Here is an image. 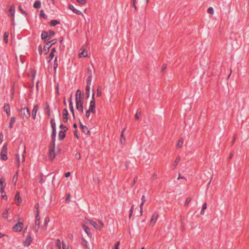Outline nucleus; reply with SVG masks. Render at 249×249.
Instances as JSON below:
<instances>
[{"instance_id":"1a4fd4ad","label":"nucleus","mask_w":249,"mask_h":249,"mask_svg":"<svg viewBox=\"0 0 249 249\" xmlns=\"http://www.w3.org/2000/svg\"><path fill=\"white\" fill-rule=\"evenodd\" d=\"M79 124L80 125V127L82 131L83 132L86 134L89 135L90 133V131L89 130L88 127L86 125H85L82 124L81 122L79 120Z\"/></svg>"},{"instance_id":"3c124183","label":"nucleus","mask_w":249,"mask_h":249,"mask_svg":"<svg viewBox=\"0 0 249 249\" xmlns=\"http://www.w3.org/2000/svg\"><path fill=\"white\" fill-rule=\"evenodd\" d=\"M144 204V203L142 202L140 204V214L141 216L142 215V214H143L142 207H143Z\"/></svg>"},{"instance_id":"412c9836","label":"nucleus","mask_w":249,"mask_h":249,"mask_svg":"<svg viewBox=\"0 0 249 249\" xmlns=\"http://www.w3.org/2000/svg\"><path fill=\"white\" fill-rule=\"evenodd\" d=\"M16 121V117H12L10 118V123L9 124V128H12L13 127V124Z\"/></svg>"},{"instance_id":"58836bf2","label":"nucleus","mask_w":249,"mask_h":249,"mask_svg":"<svg viewBox=\"0 0 249 249\" xmlns=\"http://www.w3.org/2000/svg\"><path fill=\"white\" fill-rule=\"evenodd\" d=\"M57 57H55L54 61V64H53V69L54 71H56V69L58 67V63H57Z\"/></svg>"},{"instance_id":"20e7f679","label":"nucleus","mask_w":249,"mask_h":249,"mask_svg":"<svg viewBox=\"0 0 249 249\" xmlns=\"http://www.w3.org/2000/svg\"><path fill=\"white\" fill-rule=\"evenodd\" d=\"M92 99L90 102V105L89 107V110L91 111V113H95L96 112L95 110V99L94 98V91L92 90Z\"/></svg>"},{"instance_id":"c03bdc74","label":"nucleus","mask_w":249,"mask_h":249,"mask_svg":"<svg viewBox=\"0 0 249 249\" xmlns=\"http://www.w3.org/2000/svg\"><path fill=\"white\" fill-rule=\"evenodd\" d=\"M101 89H102V87L101 86H98V89H97V97H100L101 96Z\"/></svg>"},{"instance_id":"a878e982","label":"nucleus","mask_w":249,"mask_h":249,"mask_svg":"<svg viewBox=\"0 0 249 249\" xmlns=\"http://www.w3.org/2000/svg\"><path fill=\"white\" fill-rule=\"evenodd\" d=\"M18 9L22 14L24 15L26 18H28V14L22 8L21 5L18 6Z\"/></svg>"},{"instance_id":"13d9d810","label":"nucleus","mask_w":249,"mask_h":249,"mask_svg":"<svg viewBox=\"0 0 249 249\" xmlns=\"http://www.w3.org/2000/svg\"><path fill=\"white\" fill-rule=\"evenodd\" d=\"M78 96H82L81 94V92L80 89H77L76 92L75 97Z\"/></svg>"},{"instance_id":"2f4dec72","label":"nucleus","mask_w":249,"mask_h":249,"mask_svg":"<svg viewBox=\"0 0 249 249\" xmlns=\"http://www.w3.org/2000/svg\"><path fill=\"white\" fill-rule=\"evenodd\" d=\"M8 11L10 13H11L12 16L14 17L15 12V6L14 5L11 6Z\"/></svg>"},{"instance_id":"09e8293b","label":"nucleus","mask_w":249,"mask_h":249,"mask_svg":"<svg viewBox=\"0 0 249 249\" xmlns=\"http://www.w3.org/2000/svg\"><path fill=\"white\" fill-rule=\"evenodd\" d=\"M91 80H92V78H87V81H86L87 86H89V87H90Z\"/></svg>"},{"instance_id":"4be33fe9","label":"nucleus","mask_w":249,"mask_h":249,"mask_svg":"<svg viewBox=\"0 0 249 249\" xmlns=\"http://www.w3.org/2000/svg\"><path fill=\"white\" fill-rule=\"evenodd\" d=\"M83 104L76 105V109L82 113L83 112Z\"/></svg>"},{"instance_id":"f8f14e48","label":"nucleus","mask_w":249,"mask_h":249,"mask_svg":"<svg viewBox=\"0 0 249 249\" xmlns=\"http://www.w3.org/2000/svg\"><path fill=\"white\" fill-rule=\"evenodd\" d=\"M48 33L46 31H43L41 33V38L44 41H47L49 40V38L48 37Z\"/></svg>"},{"instance_id":"9d476101","label":"nucleus","mask_w":249,"mask_h":249,"mask_svg":"<svg viewBox=\"0 0 249 249\" xmlns=\"http://www.w3.org/2000/svg\"><path fill=\"white\" fill-rule=\"evenodd\" d=\"M32 238L31 237V233L29 232L28 235L26 238L25 240L23 242V244L24 246L28 247L29 246L32 241Z\"/></svg>"},{"instance_id":"052dcab7","label":"nucleus","mask_w":249,"mask_h":249,"mask_svg":"<svg viewBox=\"0 0 249 249\" xmlns=\"http://www.w3.org/2000/svg\"><path fill=\"white\" fill-rule=\"evenodd\" d=\"M120 245V242L118 241L116 243V244L114 245V249H119V246Z\"/></svg>"},{"instance_id":"c9c22d12","label":"nucleus","mask_w":249,"mask_h":249,"mask_svg":"<svg viewBox=\"0 0 249 249\" xmlns=\"http://www.w3.org/2000/svg\"><path fill=\"white\" fill-rule=\"evenodd\" d=\"M9 33L8 32H5L4 34L3 40L5 43H7L8 40Z\"/></svg>"},{"instance_id":"a18cd8bd","label":"nucleus","mask_w":249,"mask_h":249,"mask_svg":"<svg viewBox=\"0 0 249 249\" xmlns=\"http://www.w3.org/2000/svg\"><path fill=\"white\" fill-rule=\"evenodd\" d=\"M17 180H18V172H17L16 174L14 176V177L13 178V182L15 183V184H16Z\"/></svg>"},{"instance_id":"680f3d73","label":"nucleus","mask_w":249,"mask_h":249,"mask_svg":"<svg viewBox=\"0 0 249 249\" xmlns=\"http://www.w3.org/2000/svg\"><path fill=\"white\" fill-rule=\"evenodd\" d=\"M48 33V34L50 35V36H53L55 35L54 31H52V30H49Z\"/></svg>"},{"instance_id":"0eeeda50","label":"nucleus","mask_w":249,"mask_h":249,"mask_svg":"<svg viewBox=\"0 0 249 249\" xmlns=\"http://www.w3.org/2000/svg\"><path fill=\"white\" fill-rule=\"evenodd\" d=\"M40 216H39V212L37 211V213L36 214V220H35V224H36V231H38V230L40 228Z\"/></svg>"},{"instance_id":"bb28decb","label":"nucleus","mask_w":249,"mask_h":249,"mask_svg":"<svg viewBox=\"0 0 249 249\" xmlns=\"http://www.w3.org/2000/svg\"><path fill=\"white\" fill-rule=\"evenodd\" d=\"M180 160V158L178 156L176 158L175 161L174 162V163L173 165V169H174L175 168H176V166H177V164H178V163L179 162Z\"/></svg>"},{"instance_id":"69168bd1","label":"nucleus","mask_w":249,"mask_h":249,"mask_svg":"<svg viewBox=\"0 0 249 249\" xmlns=\"http://www.w3.org/2000/svg\"><path fill=\"white\" fill-rule=\"evenodd\" d=\"M7 213H8V211L7 210H5L3 213V216L4 218H7Z\"/></svg>"},{"instance_id":"393cba45","label":"nucleus","mask_w":249,"mask_h":249,"mask_svg":"<svg viewBox=\"0 0 249 249\" xmlns=\"http://www.w3.org/2000/svg\"><path fill=\"white\" fill-rule=\"evenodd\" d=\"M89 224H90L92 226H93L96 229H100V228L98 225V224L94 221L92 220L89 221Z\"/></svg>"},{"instance_id":"c756f323","label":"nucleus","mask_w":249,"mask_h":249,"mask_svg":"<svg viewBox=\"0 0 249 249\" xmlns=\"http://www.w3.org/2000/svg\"><path fill=\"white\" fill-rule=\"evenodd\" d=\"M3 109H4V111L5 112L10 111V105L8 103H5L4 105Z\"/></svg>"},{"instance_id":"5fc2aeb1","label":"nucleus","mask_w":249,"mask_h":249,"mask_svg":"<svg viewBox=\"0 0 249 249\" xmlns=\"http://www.w3.org/2000/svg\"><path fill=\"white\" fill-rule=\"evenodd\" d=\"M207 11L208 13L211 14H213L214 13L213 9L212 7H210L209 8H208Z\"/></svg>"},{"instance_id":"37998d69","label":"nucleus","mask_w":249,"mask_h":249,"mask_svg":"<svg viewBox=\"0 0 249 249\" xmlns=\"http://www.w3.org/2000/svg\"><path fill=\"white\" fill-rule=\"evenodd\" d=\"M69 107H70V111L72 114V116H73V118L74 119L75 118V114H74L73 106V105H69Z\"/></svg>"},{"instance_id":"f03ea898","label":"nucleus","mask_w":249,"mask_h":249,"mask_svg":"<svg viewBox=\"0 0 249 249\" xmlns=\"http://www.w3.org/2000/svg\"><path fill=\"white\" fill-rule=\"evenodd\" d=\"M19 116L23 119H28L31 116L30 110L28 107L21 108L19 110Z\"/></svg>"},{"instance_id":"4c0bfd02","label":"nucleus","mask_w":249,"mask_h":249,"mask_svg":"<svg viewBox=\"0 0 249 249\" xmlns=\"http://www.w3.org/2000/svg\"><path fill=\"white\" fill-rule=\"evenodd\" d=\"M141 115V111L140 109H138L136 113L135 116V119L136 120L139 119Z\"/></svg>"},{"instance_id":"f704fd0d","label":"nucleus","mask_w":249,"mask_h":249,"mask_svg":"<svg viewBox=\"0 0 249 249\" xmlns=\"http://www.w3.org/2000/svg\"><path fill=\"white\" fill-rule=\"evenodd\" d=\"M87 56H88L87 52H86L84 50L82 52L79 53V57H85Z\"/></svg>"},{"instance_id":"774afa93","label":"nucleus","mask_w":249,"mask_h":249,"mask_svg":"<svg viewBox=\"0 0 249 249\" xmlns=\"http://www.w3.org/2000/svg\"><path fill=\"white\" fill-rule=\"evenodd\" d=\"M75 158L78 159L80 160L81 159V155L80 153L77 152L75 155Z\"/></svg>"},{"instance_id":"39448f33","label":"nucleus","mask_w":249,"mask_h":249,"mask_svg":"<svg viewBox=\"0 0 249 249\" xmlns=\"http://www.w3.org/2000/svg\"><path fill=\"white\" fill-rule=\"evenodd\" d=\"M7 145L5 143L2 148L0 152V159L3 160H7Z\"/></svg>"},{"instance_id":"b1692460","label":"nucleus","mask_w":249,"mask_h":249,"mask_svg":"<svg viewBox=\"0 0 249 249\" xmlns=\"http://www.w3.org/2000/svg\"><path fill=\"white\" fill-rule=\"evenodd\" d=\"M41 4V3L40 1V0H37V1H36L34 3L33 7L35 8L38 9V8L40 7Z\"/></svg>"},{"instance_id":"f3484780","label":"nucleus","mask_w":249,"mask_h":249,"mask_svg":"<svg viewBox=\"0 0 249 249\" xmlns=\"http://www.w3.org/2000/svg\"><path fill=\"white\" fill-rule=\"evenodd\" d=\"M65 137H66L65 131H63V130L59 131V134H58L59 140H60V141L63 140V139H64Z\"/></svg>"},{"instance_id":"bf43d9fd","label":"nucleus","mask_w":249,"mask_h":249,"mask_svg":"<svg viewBox=\"0 0 249 249\" xmlns=\"http://www.w3.org/2000/svg\"><path fill=\"white\" fill-rule=\"evenodd\" d=\"M71 195L70 194H68L66 196V201L67 203H69L70 201Z\"/></svg>"},{"instance_id":"49530a36","label":"nucleus","mask_w":249,"mask_h":249,"mask_svg":"<svg viewBox=\"0 0 249 249\" xmlns=\"http://www.w3.org/2000/svg\"><path fill=\"white\" fill-rule=\"evenodd\" d=\"M59 127L60 128L62 129L63 131H66L68 128L66 126L64 125V124H60V126H59Z\"/></svg>"},{"instance_id":"603ef678","label":"nucleus","mask_w":249,"mask_h":249,"mask_svg":"<svg viewBox=\"0 0 249 249\" xmlns=\"http://www.w3.org/2000/svg\"><path fill=\"white\" fill-rule=\"evenodd\" d=\"M36 71L34 70L31 71V75L32 77V80L33 81L36 76Z\"/></svg>"},{"instance_id":"6e6552de","label":"nucleus","mask_w":249,"mask_h":249,"mask_svg":"<svg viewBox=\"0 0 249 249\" xmlns=\"http://www.w3.org/2000/svg\"><path fill=\"white\" fill-rule=\"evenodd\" d=\"M159 216V215L158 212H155L153 214L150 221V224H151L152 226H153L155 224L157 219H158Z\"/></svg>"},{"instance_id":"473e14b6","label":"nucleus","mask_w":249,"mask_h":249,"mask_svg":"<svg viewBox=\"0 0 249 249\" xmlns=\"http://www.w3.org/2000/svg\"><path fill=\"white\" fill-rule=\"evenodd\" d=\"M87 75L88 78L92 77V70L90 67H89L87 69Z\"/></svg>"},{"instance_id":"4d7b16f0","label":"nucleus","mask_w":249,"mask_h":249,"mask_svg":"<svg viewBox=\"0 0 249 249\" xmlns=\"http://www.w3.org/2000/svg\"><path fill=\"white\" fill-rule=\"evenodd\" d=\"M138 180V177H135L134 179H133V182H132V183L131 184V187H133L134 185L135 184V183H136L137 181Z\"/></svg>"},{"instance_id":"a211bd4d","label":"nucleus","mask_w":249,"mask_h":249,"mask_svg":"<svg viewBox=\"0 0 249 249\" xmlns=\"http://www.w3.org/2000/svg\"><path fill=\"white\" fill-rule=\"evenodd\" d=\"M76 105L83 104L82 96L75 97Z\"/></svg>"},{"instance_id":"9b49d317","label":"nucleus","mask_w":249,"mask_h":249,"mask_svg":"<svg viewBox=\"0 0 249 249\" xmlns=\"http://www.w3.org/2000/svg\"><path fill=\"white\" fill-rule=\"evenodd\" d=\"M69 112L67 108H64L63 110V121L64 123H67L68 121Z\"/></svg>"},{"instance_id":"423d86ee","label":"nucleus","mask_w":249,"mask_h":249,"mask_svg":"<svg viewBox=\"0 0 249 249\" xmlns=\"http://www.w3.org/2000/svg\"><path fill=\"white\" fill-rule=\"evenodd\" d=\"M23 227V222L18 221L13 226V230L15 232H19L22 231Z\"/></svg>"},{"instance_id":"72a5a7b5","label":"nucleus","mask_w":249,"mask_h":249,"mask_svg":"<svg viewBox=\"0 0 249 249\" xmlns=\"http://www.w3.org/2000/svg\"><path fill=\"white\" fill-rule=\"evenodd\" d=\"M130 5L134 8L136 11H137L138 9L136 6V0H131Z\"/></svg>"},{"instance_id":"a19ab883","label":"nucleus","mask_w":249,"mask_h":249,"mask_svg":"<svg viewBox=\"0 0 249 249\" xmlns=\"http://www.w3.org/2000/svg\"><path fill=\"white\" fill-rule=\"evenodd\" d=\"M207 203H205L203 204V206H202V209L200 211V214H204V210L207 208Z\"/></svg>"},{"instance_id":"aec40b11","label":"nucleus","mask_w":249,"mask_h":249,"mask_svg":"<svg viewBox=\"0 0 249 249\" xmlns=\"http://www.w3.org/2000/svg\"><path fill=\"white\" fill-rule=\"evenodd\" d=\"M82 244L86 248V249H90L88 245V242L83 238H82Z\"/></svg>"},{"instance_id":"7ed1b4c3","label":"nucleus","mask_w":249,"mask_h":249,"mask_svg":"<svg viewBox=\"0 0 249 249\" xmlns=\"http://www.w3.org/2000/svg\"><path fill=\"white\" fill-rule=\"evenodd\" d=\"M57 41V39H53L45 43L44 47V51L45 54H47L49 52L50 48L53 45L55 44Z\"/></svg>"},{"instance_id":"cd10ccee","label":"nucleus","mask_w":249,"mask_h":249,"mask_svg":"<svg viewBox=\"0 0 249 249\" xmlns=\"http://www.w3.org/2000/svg\"><path fill=\"white\" fill-rule=\"evenodd\" d=\"M183 143V138H180L178 141L177 144V148H180L182 146Z\"/></svg>"},{"instance_id":"ddd939ff","label":"nucleus","mask_w":249,"mask_h":249,"mask_svg":"<svg viewBox=\"0 0 249 249\" xmlns=\"http://www.w3.org/2000/svg\"><path fill=\"white\" fill-rule=\"evenodd\" d=\"M15 200L16 201V204L18 206L21 202V199L20 197L19 193L17 192L15 196Z\"/></svg>"},{"instance_id":"dca6fc26","label":"nucleus","mask_w":249,"mask_h":249,"mask_svg":"<svg viewBox=\"0 0 249 249\" xmlns=\"http://www.w3.org/2000/svg\"><path fill=\"white\" fill-rule=\"evenodd\" d=\"M83 229H84V231L86 232L87 235L89 237H91L92 236V234L90 232V229L89 228L88 226L86 225L85 224L82 225Z\"/></svg>"},{"instance_id":"338daca9","label":"nucleus","mask_w":249,"mask_h":249,"mask_svg":"<svg viewBox=\"0 0 249 249\" xmlns=\"http://www.w3.org/2000/svg\"><path fill=\"white\" fill-rule=\"evenodd\" d=\"M38 52L40 55L42 54L43 51L41 45L38 46Z\"/></svg>"},{"instance_id":"c85d7f7f","label":"nucleus","mask_w":249,"mask_h":249,"mask_svg":"<svg viewBox=\"0 0 249 249\" xmlns=\"http://www.w3.org/2000/svg\"><path fill=\"white\" fill-rule=\"evenodd\" d=\"M124 130H125V128H124L122 131V133H121V139H120L121 143H123L125 142V137L124 135Z\"/></svg>"},{"instance_id":"f257e3e1","label":"nucleus","mask_w":249,"mask_h":249,"mask_svg":"<svg viewBox=\"0 0 249 249\" xmlns=\"http://www.w3.org/2000/svg\"><path fill=\"white\" fill-rule=\"evenodd\" d=\"M50 123L52 128V132L51 134L52 141L49 145V158L51 161H53L55 157L56 154L54 153L55 150V140L56 138V127L55 123L53 119H51Z\"/></svg>"},{"instance_id":"7c9ffc66","label":"nucleus","mask_w":249,"mask_h":249,"mask_svg":"<svg viewBox=\"0 0 249 249\" xmlns=\"http://www.w3.org/2000/svg\"><path fill=\"white\" fill-rule=\"evenodd\" d=\"M89 90H90V87H89V86H86L85 94H86V97L87 99L89 98V94H90Z\"/></svg>"},{"instance_id":"2eb2a0df","label":"nucleus","mask_w":249,"mask_h":249,"mask_svg":"<svg viewBox=\"0 0 249 249\" xmlns=\"http://www.w3.org/2000/svg\"><path fill=\"white\" fill-rule=\"evenodd\" d=\"M38 109V106L35 105L32 110V117L34 120L36 119V113Z\"/></svg>"},{"instance_id":"ea45409f","label":"nucleus","mask_w":249,"mask_h":249,"mask_svg":"<svg viewBox=\"0 0 249 249\" xmlns=\"http://www.w3.org/2000/svg\"><path fill=\"white\" fill-rule=\"evenodd\" d=\"M40 16L45 19H47V16L45 14L44 10H41L40 12Z\"/></svg>"},{"instance_id":"4468645a","label":"nucleus","mask_w":249,"mask_h":249,"mask_svg":"<svg viewBox=\"0 0 249 249\" xmlns=\"http://www.w3.org/2000/svg\"><path fill=\"white\" fill-rule=\"evenodd\" d=\"M69 8L70 9H71V10H72L73 13L77 14L78 15H83L81 11L76 9L74 7V6L71 4H70L69 5Z\"/></svg>"},{"instance_id":"e2e57ef3","label":"nucleus","mask_w":249,"mask_h":249,"mask_svg":"<svg viewBox=\"0 0 249 249\" xmlns=\"http://www.w3.org/2000/svg\"><path fill=\"white\" fill-rule=\"evenodd\" d=\"M77 1L82 5L85 4L86 3V0H77Z\"/></svg>"},{"instance_id":"5701e85b","label":"nucleus","mask_w":249,"mask_h":249,"mask_svg":"<svg viewBox=\"0 0 249 249\" xmlns=\"http://www.w3.org/2000/svg\"><path fill=\"white\" fill-rule=\"evenodd\" d=\"M46 109L47 110V114L48 117L51 116V111H50V107L48 103H46Z\"/></svg>"},{"instance_id":"8fccbe9b","label":"nucleus","mask_w":249,"mask_h":249,"mask_svg":"<svg viewBox=\"0 0 249 249\" xmlns=\"http://www.w3.org/2000/svg\"><path fill=\"white\" fill-rule=\"evenodd\" d=\"M15 156H16V159L17 160V163H18V164H17L18 166V167H19V164H20L19 156L18 154H17Z\"/></svg>"},{"instance_id":"e433bc0d","label":"nucleus","mask_w":249,"mask_h":249,"mask_svg":"<svg viewBox=\"0 0 249 249\" xmlns=\"http://www.w3.org/2000/svg\"><path fill=\"white\" fill-rule=\"evenodd\" d=\"M54 54H53L52 53H50L49 55L46 58V60L48 63H50L52 59L53 58Z\"/></svg>"},{"instance_id":"6e6d98bb","label":"nucleus","mask_w":249,"mask_h":249,"mask_svg":"<svg viewBox=\"0 0 249 249\" xmlns=\"http://www.w3.org/2000/svg\"><path fill=\"white\" fill-rule=\"evenodd\" d=\"M3 181L1 179L0 181V191L2 193L4 191V187L3 186Z\"/></svg>"},{"instance_id":"0e129e2a","label":"nucleus","mask_w":249,"mask_h":249,"mask_svg":"<svg viewBox=\"0 0 249 249\" xmlns=\"http://www.w3.org/2000/svg\"><path fill=\"white\" fill-rule=\"evenodd\" d=\"M90 112H91V111L90 110H88L86 111V117L87 118H89L90 116Z\"/></svg>"},{"instance_id":"6ab92c4d","label":"nucleus","mask_w":249,"mask_h":249,"mask_svg":"<svg viewBox=\"0 0 249 249\" xmlns=\"http://www.w3.org/2000/svg\"><path fill=\"white\" fill-rule=\"evenodd\" d=\"M59 24H60V22L55 19H52L50 22V24L52 26H55Z\"/></svg>"},{"instance_id":"864d4df0","label":"nucleus","mask_w":249,"mask_h":249,"mask_svg":"<svg viewBox=\"0 0 249 249\" xmlns=\"http://www.w3.org/2000/svg\"><path fill=\"white\" fill-rule=\"evenodd\" d=\"M191 200H192V198L191 197H188L185 202L184 205L185 206L188 205L191 202Z\"/></svg>"},{"instance_id":"de8ad7c7","label":"nucleus","mask_w":249,"mask_h":249,"mask_svg":"<svg viewBox=\"0 0 249 249\" xmlns=\"http://www.w3.org/2000/svg\"><path fill=\"white\" fill-rule=\"evenodd\" d=\"M134 210V205H132L129 211V218L130 219L131 216L132 215L133 213Z\"/></svg>"},{"instance_id":"79ce46f5","label":"nucleus","mask_w":249,"mask_h":249,"mask_svg":"<svg viewBox=\"0 0 249 249\" xmlns=\"http://www.w3.org/2000/svg\"><path fill=\"white\" fill-rule=\"evenodd\" d=\"M49 217H46L45 219H44V227H45V228L46 229L47 228V225L49 222Z\"/></svg>"}]
</instances>
